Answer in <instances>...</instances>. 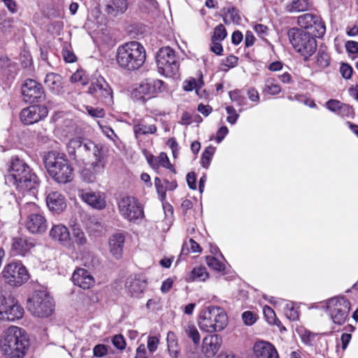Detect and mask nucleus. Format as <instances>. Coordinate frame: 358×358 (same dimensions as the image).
<instances>
[{"label": "nucleus", "instance_id": "nucleus-1", "mask_svg": "<svg viewBox=\"0 0 358 358\" xmlns=\"http://www.w3.org/2000/svg\"><path fill=\"white\" fill-rule=\"evenodd\" d=\"M5 182L8 186L15 187L23 196H25V194L34 196L39 186L37 176L18 157L11 159L8 173L5 176Z\"/></svg>", "mask_w": 358, "mask_h": 358}, {"label": "nucleus", "instance_id": "nucleus-2", "mask_svg": "<svg viewBox=\"0 0 358 358\" xmlns=\"http://www.w3.org/2000/svg\"><path fill=\"white\" fill-rule=\"evenodd\" d=\"M146 59L145 49L138 41H130L120 45L116 52L119 66L129 71L139 69Z\"/></svg>", "mask_w": 358, "mask_h": 358}, {"label": "nucleus", "instance_id": "nucleus-3", "mask_svg": "<svg viewBox=\"0 0 358 358\" xmlns=\"http://www.w3.org/2000/svg\"><path fill=\"white\" fill-rule=\"evenodd\" d=\"M29 339L24 329L10 327L5 331L1 343V350L10 358H22L29 347Z\"/></svg>", "mask_w": 358, "mask_h": 358}, {"label": "nucleus", "instance_id": "nucleus-4", "mask_svg": "<svg viewBox=\"0 0 358 358\" xmlns=\"http://www.w3.org/2000/svg\"><path fill=\"white\" fill-rule=\"evenodd\" d=\"M49 175L58 183L66 184L73 177V169L64 153L49 152L44 159Z\"/></svg>", "mask_w": 358, "mask_h": 358}, {"label": "nucleus", "instance_id": "nucleus-5", "mask_svg": "<svg viewBox=\"0 0 358 358\" xmlns=\"http://www.w3.org/2000/svg\"><path fill=\"white\" fill-rule=\"evenodd\" d=\"M227 321V315L222 308L209 306L201 312L199 325L202 331L213 333L224 329Z\"/></svg>", "mask_w": 358, "mask_h": 358}, {"label": "nucleus", "instance_id": "nucleus-6", "mask_svg": "<svg viewBox=\"0 0 358 358\" xmlns=\"http://www.w3.org/2000/svg\"><path fill=\"white\" fill-rule=\"evenodd\" d=\"M289 41L293 48L307 59L317 49L315 36L299 28H292L287 32Z\"/></svg>", "mask_w": 358, "mask_h": 358}, {"label": "nucleus", "instance_id": "nucleus-7", "mask_svg": "<svg viewBox=\"0 0 358 358\" xmlns=\"http://www.w3.org/2000/svg\"><path fill=\"white\" fill-rule=\"evenodd\" d=\"M156 59L158 72L161 75L172 78L178 73L180 58L173 48L169 46L161 48L157 53Z\"/></svg>", "mask_w": 358, "mask_h": 358}, {"label": "nucleus", "instance_id": "nucleus-8", "mask_svg": "<svg viewBox=\"0 0 358 358\" xmlns=\"http://www.w3.org/2000/svg\"><path fill=\"white\" fill-rule=\"evenodd\" d=\"M21 213H29L26 222V227L31 234H43L48 228L45 216L41 213L38 206L33 201L22 203V200L18 202Z\"/></svg>", "mask_w": 358, "mask_h": 358}, {"label": "nucleus", "instance_id": "nucleus-9", "mask_svg": "<svg viewBox=\"0 0 358 358\" xmlns=\"http://www.w3.org/2000/svg\"><path fill=\"white\" fill-rule=\"evenodd\" d=\"M54 306L52 298L45 291H36L27 301L28 310L38 317L50 315Z\"/></svg>", "mask_w": 358, "mask_h": 358}, {"label": "nucleus", "instance_id": "nucleus-10", "mask_svg": "<svg viewBox=\"0 0 358 358\" xmlns=\"http://www.w3.org/2000/svg\"><path fill=\"white\" fill-rule=\"evenodd\" d=\"M326 310L332 322L338 325L343 324L348 317L350 303L343 296H336L325 301Z\"/></svg>", "mask_w": 358, "mask_h": 358}, {"label": "nucleus", "instance_id": "nucleus-11", "mask_svg": "<svg viewBox=\"0 0 358 358\" xmlns=\"http://www.w3.org/2000/svg\"><path fill=\"white\" fill-rule=\"evenodd\" d=\"M120 215L131 222L141 221L144 217L143 208L141 203L134 196H124L117 202Z\"/></svg>", "mask_w": 358, "mask_h": 358}, {"label": "nucleus", "instance_id": "nucleus-12", "mask_svg": "<svg viewBox=\"0 0 358 358\" xmlns=\"http://www.w3.org/2000/svg\"><path fill=\"white\" fill-rule=\"evenodd\" d=\"M2 275L8 284L14 287L22 285L29 278L26 267L20 262L7 264L3 269Z\"/></svg>", "mask_w": 358, "mask_h": 358}, {"label": "nucleus", "instance_id": "nucleus-13", "mask_svg": "<svg viewBox=\"0 0 358 358\" xmlns=\"http://www.w3.org/2000/svg\"><path fill=\"white\" fill-rule=\"evenodd\" d=\"M88 93L94 95L106 105L110 106L113 103V91L102 76L92 78Z\"/></svg>", "mask_w": 358, "mask_h": 358}, {"label": "nucleus", "instance_id": "nucleus-14", "mask_svg": "<svg viewBox=\"0 0 358 358\" xmlns=\"http://www.w3.org/2000/svg\"><path fill=\"white\" fill-rule=\"evenodd\" d=\"M297 22L301 29H305L306 32L318 38L322 37L325 33V25L321 18L316 15L303 14L298 17Z\"/></svg>", "mask_w": 358, "mask_h": 358}, {"label": "nucleus", "instance_id": "nucleus-15", "mask_svg": "<svg viewBox=\"0 0 358 358\" xmlns=\"http://www.w3.org/2000/svg\"><path fill=\"white\" fill-rule=\"evenodd\" d=\"M22 94L26 102H40L45 99L42 85L33 79L24 81L22 86Z\"/></svg>", "mask_w": 358, "mask_h": 358}, {"label": "nucleus", "instance_id": "nucleus-16", "mask_svg": "<svg viewBox=\"0 0 358 358\" xmlns=\"http://www.w3.org/2000/svg\"><path fill=\"white\" fill-rule=\"evenodd\" d=\"M48 110L41 105H32L22 110L20 120L24 124H32L47 117Z\"/></svg>", "mask_w": 358, "mask_h": 358}, {"label": "nucleus", "instance_id": "nucleus-17", "mask_svg": "<svg viewBox=\"0 0 358 358\" xmlns=\"http://www.w3.org/2000/svg\"><path fill=\"white\" fill-rule=\"evenodd\" d=\"M78 196L93 208L102 210L106 206L105 194L101 192L80 190Z\"/></svg>", "mask_w": 358, "mask_h": 358}, {"label": "nucleus", "instance_id": "nucleus-18", "mask_svg": "<svg viewBox=\"0 0 358 358\" xmlns=\"http://www.w3.org/2000/svg\"><path fill=\"white\" fill-rule=\"evenodd\" d=\"M34 240L28 237H16L13 238L12 250L16 255L27 256L35 247Z\"/></svg>", "mask_w": 358, "mask_h": 358}, {"label": "nucleus", "instance_id": "nucleus-19", "mask_svg": "<svg viewBox=\"0 0 358 358\" xmlns=\"http://www.w3.org/2000/svg\"><path fill=\"white\" fill-rule=\"evenodd\" d=\"M253 352L257 358H279L274 345L264 341H257L254 344Z\"/></svg>", "mask_w": 358, "mask_h": 358}, {"label": "nucleus", "instance_id": "nucleus-20", "mask_svg": "<svg viewBox=\"0 0 358 358\" xmlns=\"http://www.w3.org/2000/svg\"><path fill=\"white\" fill-rule=\"evenodd\" d=\"M222 339L217 334L208 335L203 340L202 352L207 358L213 357L221 347Z\"/></svg>", "mask_w": 358, "mask_h": 358}, {"label": "nucleus", "instance_id": "nucleus-21", "mask_svg": "<svg viewBox=\"0 0 358 358\" xmlns=\"http://www.w3.org/2000/svg\"><path fill=\"white\" fill-rule=\"evenodd\" d=\"M49 235L52 240L58 241L65 247L72 245L69 229L64 224H54L50 230Z\"/></svg>", "mask_w": 358, "mask_h": 358}, {"label": "nucleus", "instance_id": "nucleus-22", "mask_svg": "<svg viewBox=\"0 0 358 358\" xmlns=\"http://www.w3.org/2000/svg\"><path fill=\"white\" fill-rule=\"evenodd\" d=\"M45 87L52 94H62L64 92V87L62 76L55 73H48L44 79Z\"/></svg>", "mask_w": 358, "mask_h": 358}, {"label": "nucleus", "instance_id": "nucleus-23", "mask_svg": "<svg viewBox=\"0 0 358 358\" xmlns=\"http://www.w3.org/2000/svg\"><path fill=\"white\" fill-rule=\"evenodd\" d=\"M46 203L49 210L53 213H59L66 207V199L59 192H52L46 198Z\"/></svg>", "mask_w": 358, "mask_h": 358}, {"label": "nucleus", "instance_id": "nucleus-24", "mask_svg": "<svg viewBox=\"0 0 358 358\" xmlns=\"http://www.w3.org/2000/svg\"><path fill=\"white\" fill-rule=\"evenodd\" d=\"M125 241V235L123 232H116L108 239V247L110 252L116 259L122 257Z\"/></svg>", "mask_w": 358, "mask_h": 358}, {"label": "nucleus", "instance_id": "nucleus-25", "mask_svg": "<svg viewBox=\"0 0 358 358\" xmlns=\"http://www.w3.org/2000/svg\"><path fill=\"white\" fill-rule=\"evenodd\" d=\"M164 90V83L160 80H146L143 81L137 88L140 94L153 96Z\"/></svg>", "mask_w": 358, "mask_h": 358}, {"label": "nucleus", "instance_id": "nucleus-26", "mask_svg": "<svg viewBox=\"0 0 358 358\" xmlns=\"http://www.w3.org/2000/svg\"><path fill=\"white\" fill-rule=\"evenodd\" d=\"M72 280L75 285L84 289L90 288L94 284L93 276L84 268H78L74 271Z\"/></svg>", "mask_w": 358, "mask_h": 358}, {"label": "nucleus", "instance_id": "nucleus-27", "mask_svg": "<svg viewBox=\"0 0 358 358\" xmlns=\"http://www.w3.org/2000/svg\"><path fill=\"white\" fill-rule=\"evenodd\" d=\"M147 161L149 165L155 171H157L161 166L169 169L174 174L176 170L165 152H161L158 156L150 155L147 157Z\"/></svg>", "mask_w": 358, "mask_h": 358}, {"label": "nucleus", "instance_id": "nucleus-28", "mask_svg": "<svg viewBox=\"0 0 358 358\" xmlns=\"http://www.w3.org/2000/svg\"><path fill=\"white\" fill-rule=\"evenodd\" d=\"M7 304L8 306L6 307L5 313L6 315H3V320L14 321L22 317L24 309L17 303V301H15V299L13 296H8Z\"/></svg>", "mask_w": 358, "mask_h": 358}, {"label": "nucleus", "instance_id": "nucleus-29", "mask_svg": "<svg viewBox=\"0 0 358 358\" xmlns=\"http://www.w3.org/2000/svg\"><path fill=\"white\" fill-rule=\"evenodd\" d=\"M81 150L82 153L80 155L78 159L84 162L91 157H94L96 154L101 153L103 151V149L101 144H96L91 141L87 140L84 141Z\"/></svg>", "mask_w": 358, "mask_h": 358}, {"label": "nucleus", "instance_id": "nucleus-30", "mask_svg": "<svg viewBox=\"0 0 358 358\" xmlns=\"http://www.w3.org/2000/svg\"><path fill=\"white\" fill-rule=\"evenodd\" d=\"M146 287V281L140 278L129 277L126 282V289L133 297H139Z\"/></svg>", "mask_w": 358, "mask_h": 358}, {"label": "nucleus", "instance_id": "nucleus-31", "mask_svg": "<svg viewBox=\"0 0 358 358\" xmlns=\"http://www.w3.org/2000/svg\"><path fill=\"white\" fill-rule=\"evenodd\" d=\"M71 242L72 245L66 248L73 250L77 249L80 250L82 248H85L87 245V238L81 229L74 227L72 229Z\"/></svg>", "mask_w": 358, "mask_h": 358}, {"label": "nucleus", "instance_id": "nucleus-32", "mask_svg": "<svg viewBox=\"0 0 358 358\" xmlns=\"http://www.w3.org/2000/svg\"><path fill=\"white\" fill-rule=\"evenodd\" d=\"M203 86V76L201 72L199 73V77L198 80L194 78H190L189 79L184 81L183 83V89L185 91H192L195 90L196 93L201 98L206 97V90H202Z\"/></svg>", "mask_w": 358, "mask_h": 358}, {"label": "nucleus", "instance_id": "nucleus-33", "mask_svg": "<svg viewBox=\"0 0 358 358\" xmlns=\"http://www.w3.org/2000/svg\"><path fill=\"white\" fill-rule=\"evenodd\" d=\"M331 64V57L326 48H320L316 55L313 62V67L317 71H322L327 68Z\"/></svg>", "mask_w": 358, "mask_h": 358}, {"label": "nucleus", "instance_id": "nucleus-34", "mask_svg": "<svg viewBox=\"0 0 358 358\" xmlns=\"http://www.w3.org/2000/svg\"><path fill=\"white\" fill-rule=\"evenodd\" d=\"M129 0H110L106 8L108 15L116 17L123 14L128 8Z\"/></svg>", "mask_w": 358, "mask_h": 358}, {"label": "nucleus", "instance_id": "nucleus-35", "mask_svg": "<svg viewBox=\"0 0 358 358\" xmlns=\"http://www.w3.org/2000/svg\"><path fill=\"white\" fill-rule=\"evenodd\" d=\"M84 141H82L80 138H75L71 139L66 145V150L69 155L76 160H79V156L82 153L81 148H83Z\"/></svg>", "mask_w": 358, "mask_h": 358}, {"label": "nucleus", "instance_id": "nucleus-36", "mask_svg": "<svg viewBox=\"0 0 358 358\" xmlns=\"http://www.w3.org/2000/svg\"><path fill=\"white\" fill-rule=\"evenodd\" d=\"M106 162L107 160L103 151L93 157L90 168L93 170L94 173L100 175L103 173Z\"/></svg>", "mask_w": 358, "mask_h": 358}, {"label": "nucleus", "instance_id": "nucleus-37", "mask_svg": "<svg viewBox=\"0 0 358 358\" xmlns=\"http://www.w3.org/2000/svg\"><path fill=\"white\" fill-rule=\"evenodd\" d=\"M133 129L136 137L141 135L155 134L157 129L155 124H148L144 122H139L135 124Z\"/></svg>", "mask_w": 358, "mask_h": 358}, {"label": "nucleus", "instance_id": "nucleus-38", "mask_svg": "<svg viewBox=\"0 0 358 358\" xmlns=\"http://www.w3.org/2000/svg\"><path fill=\"white\" fill-rule=\"evenodd\" d=\"M308 0H292L286 6V10L289 13L301 12L309 8Z\"/></svg>", "mask_w": 358, "mask_h": 358}, {"label": "nucleus", "instance_id": "nucleus-39", "mask_svg": "<svg viewBox=\"0 0 358 358\" xmlns=\"http://www.w3.org/2000/svg\"><path fill=\"white\" fill-rule=\"evenodd\" d=\"M223 20L226 24H239L241 22V17L239 12L235 8H230L225 13Z\"/></svg>", "mask_w": 358, "mask_h": 358}, {"label": "nucleus", "instance_id": "nucleus-40", "mask_svg": "<svg viewBox=\"0 0 358 358\" xmlns=\"http://www.w3.org/2000/svg\"><path fill=\"white\" fill-rule=\"evenodd\" d=\"M264 92L271 95H276L281 92V87L274 78H270L265 81Z\"/></svg>", "mask_w": 358, "mask_h": 358}, {"label": "nucleus", "instance_id": "nucleus-41", "mask_svg": "<svg viewBox=\"0 0 358 358\" xmlns=\"http://www.w3.org/2000/svg\"><path fill=\"white\" fill-rule=\"evenodd\" d=\"M208 278V273L205 267L194 268L189 277L190 280L205 281Z\"/></svg>", "mask_w": 358, "mask_h": 358}, {"label": "nucleus", "instance_id": "nucleus-42", "mask_svg": "<svg viewBox=\"0 0 358 358\" xmlns=\"http://www.w3.org/2000/svg\"><path fill=\"white\" fill-rule=\"evenodd\" d=\"M215 151V148L212 145L208 146L203 150L201 159V164L203 168L208 169L209 167L213 156L214 155Z\"/></svg>", "mask_w": 358, "mask_h": 358}, {"label": "nucleus", "instance_id": "nucleus-43", "mask_svg": "<svg viewBox=\"0 0 358 358\" xmlns=\"http://www.w3.org/2000/svg\"><path fill=\"white\" fill-rule=\"evenodd\" d=\"M185 335L191 338L193 343L198 345L200 343V335L196 327L191 324H187L184 327Z\"/></svg>", "mask_w": 358, "mask_h": 358}, {"label": "nucleus", "instance_id": "nucleus-44", "mask_svg": "<svg viewBox=\"0 0 358 358\" xmlns=\"http://www.w3.org/2000/svg\"><path fill=\"white\" fill-rule=\"evenodd\" d=\"M88 74L83 69H78L70 78L71 83H80L85 85L89 82Z\"/></svg>", "mask_w": 358, "mask_h": 358}, {"label": "nucleus", "instance_id": "nucleus-45", "mask_svg": "<svg viewBox=\"0 0 358 358\" xmlns=\"http://www.w3.org/2000/svg\"><path fill=\"white\" fill-rule=\"evenodd\" d=\"M285 314L290 320L296 321L299 318L298 308H296L292 302H286Z\"/></svg>", "mask_w": 358, "mask_h": 358}, {"label": "nucleus", "instance_id": "nucleus-46", "mask_svg": "<svg viewBox=\"0 0 358 358\" xmlns=\"http://www.w3.org/2000/svg\"><path fill=\"white\" fill-rule=\"evenodd\" d=\"M201 251L200 245L190 238L188 241L185 242L182 247V254L187 255L189 252H199Z\"/></svg>", "mask_w": 358, "mask_h": 358}, {"label": "nucleus", "instance_id": "nucleus-47", "mask_svg": "<svg viewBox=\"0 0 358 358\" xmlns=\"http://www.w3.org/2000/svg\"><path fill=\"white\" fill-rule=\"evenodd\" d=\"M155 186L158 195V199L164 203L166 199V189L161 179L158 177L155 178Z\"/></svg>", "mask_w": 358, "mask_h": 358}, {"label": "nucleus", "instance_id": "nucleus-48", "mask_svg": "<svg viewBox=\"0 0 358 358\" xmlns=\"http://www.w3.org/2000/svg\"><path fill=\"white\" fill-rule=\"evenodd\" d=\"M227 35V30L222 24H218L214 29L213 35L211 37V41H222Z\"/></svg>", "mask_w": 358, "mask_h": 358}, {"label": "nucleus", "instance_id": "nucleus-49", "mask_svg": "<svg viewBox=\"0 0 358 358\" xmlns=\"http://www.w3.org/2000/svg\"><path fill=\"white\" fill-rule=\"evenodd\" d=\"M206 264L209 267L217 271H222L225 269L224 263L215 257H206Z\"/></svg>", "mask_w": 358, "mask_h": 358}, {"label": "nucleus", "instance_id": "nucleus-50", "mask_svg": "<svg viewBox=\"0 0 358 358\" xmlns=\"http://www.w3.org/2000/svg\"><path fill=\"white\" fill-rule=\"evenodd\" d=\"M174 334L171 332H169L167 334V343H168V350L169 352L170 355L173 358H177L178 356V350L177 349V345L175 342L174 339Z\"/></svg>", "mask_w": 358, "mask_h": 358}, {"label": "nucleus", "instance_id": "nucleus-51", "mask_svg": "<svg viewBox=\"0 0 358 358\" xmlns=\"http://www.w3.org/2000/svg\"><path fill=\"white\" fill-rule=\"evenodd\" d=\"M229 97L231 101L236 103L238 106L242 107L246 103L245 97L241 94L239 90L229 92Z\"/></svg>", "mask_w": 358, "mask_h": 358}, {"label": "nucleus", "instance_id": "nucleus-52", "mask_svg": "<svg viewBox=\"0 0 358 358\" xmlns=\"http://www.w3.org/2000/svg\"><path fill=\"white\" fill-rule=\"evenodd\" d=\"M81 178L82 179L87 182V183H92L94 182L96 179L97 173H94L93 170L90 168H85L83 169L81 171Z\"/></svg>", "mask_w": 358, "mask_h": 358}, {"label": "nucleus", "instance_id": "nucleus-53", "mask_svg": "<svg viewBox=\"0 0 358 358\" xmlns=\"http://www.w3.org/2000/svg\"><path fill=\"white\" fill-rule=\"evenodd\" d=\"M301 341L306 345H313L317 334L310 332V331L305 330L300 334Z\"/></svg>", "mask_w": 358, "mask_h": 358}, {"label": "nucleus", "instance_id": "nucleus-54", "mask_svg": "<svg viewBox=\"0 0 358 358\" xmlns=\"http://www.w3.org/2000/svg\"><path fill=\"white\" fill-rule=\"evenodd\" d=\"M98 124L99 128L101 129L102 133L110 140H111L113 142H115V140L117 139V136L113 129L106 124H103V123L98 122Z\"/></svg>", "mask_w": 358, "mask_h": 358}, {"label": "nucleus", "instance_id": "nucleus-55", "mask_svg": "<svg viewBox=\"0 0 358 358\" xmlns=\"http://www.w3.org/2000/svg\"><path fill=\"white\" fill-rule=\"evenodd\" d=\"M238 57L234 55H229L225 59H224L221 64L222 70L227 71L229 69L233 68L237 65Z\"/></svg>", "mask_w": 358, "mask_h": 358}, {"label": "nucleus", "instance_id": "nucleus-56", "mask_svg": "<svg viewBox=\"0 0 358 358\" xmlns=\"http://www.w3.org/2000/svg\"><path fill=\"white\" fill-rule=\"evenodd\" d=\"M85 110L89 115L94 118H102L105 116V111L99 107L85 106Z\"/></svg>", "mask_w": 358, "mask_h": 358}, {"label": "nucleus", "instance_id": "nucleus-57", "mask_svg": "<svg viewBox=\"0 0 358 358\" xmlns=\"http://www.w3.org/2000/svg\"><path fill=\"white\" fill-rule=\"evenodd\" d=\"M226 111L229 115L227 117V121L231 124H234L239 117V115L236 113V109L231 106H228L226 107Z\"/></svg>", "mask_w": 358, "mask_h": 358}, {"label": "nucleus", "instance_id": "nucleus-58", "mask_svg": "<svg viewBox=\"0 0 358 358\" xmlns=\"http://www.w3.org/2000/svg\"><path fill=\"white\" fill-rule=\"evenodd\" d=\"M263 313L269 324H275L276 315L274 310L269 306H265L263 308Z\"/></svg>", "mask_w": 358, "mask_h": 358}, {"label": "nucleus", "instance_id": "nucleus-59", "mask_svg": "<svg viewBox=\"0 0 358 358\" xmlns=\"http://www.w3.org/2000/svg\"><path fill=\"white\" fill-rule=\"evenodd\" d=\"M113 345L118 350H123L126 347V341L121 334H117L112 338Z\"/></svg>", "mask_w": 358, "mask_h": 358}, {"label": "nucleus", "instance_id": "nucleus-60", "mask_svg": "<svg viewBox=\"0 0 358 358\" xmlns=\"http://www.w3.org/2000/svg\"><path fill=\"white\" fill-rule=\"evenodd\" d=\"M242 319L245 324L250 326L257 321V317L251 311H245L242 314Z\"/></svg>", "mask_w": 358, "mask_h": 358}, {"label": "nucleus", "instance_id": "nucleus-61", "mask_svg": "<svg viewBox=\"0 0 358 358\" xmlns=\"http://www.w3.org/2000/svg\"><path fill=\"white\" fill-rule=\"evenodd\" d=\"M108 348L104 344H99L94 346L93 349L94 356L96 357H102L107 355Z\"/></svg>", "mask_w": 358, "mask_h": 358}, {"label": "nucleus", "instance_id": "nucleus-62", "mask_svg": "<svg viewBox=\"0 0 358 358\" xmlns=\"http://www.w3.org/2000/svg\"><path fill=\"white\" fill-rule=\"evenodd\" d=\"M159 343V338L156 336H150L148 338V349L150 353L155 352Z\"/></svg>", "mask_w": 358, "mask_h": 358}, {"label": "nucleus", "instance_id": "nucleus-63", "mask_svg": "<svg viewBox=\"0 0 358 358\" xmlns=\"http://www.w3.org/2000/svg\"><path fill=\"white\" fill-rule=\"evenodd\" d=\"M343 104V103L338 100L330 99L327 102L326 106L329 110L338 114Z\"/></svg>", "mask_w": 358, "mask_h": 358}, {"label": "nucleus", "instance_id": "nucleus-64", "mask_svg": "<svg viewBox=\"0 0 358 358\" xmlns=\"http://www.w3.org/2000/svg\"><path fill=\"white\" fill-rule=\"evenodd\" d=\"M342 117H351L354 115L353 108L348 104L343 103L340 108V110L337 114Z\"/></svg>", "mask_w": 358, "mask_h": 358}]
</instances>
